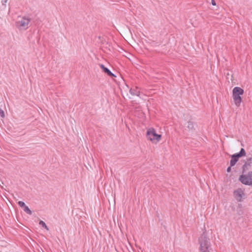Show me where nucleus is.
Returning <instances> with one entry per match:
<instances>
[{"mask_svg":"<svg viewBox=\"0 0 252 252\" xmlns=\"http://www.w3.org/2000/svg\"><path fill=\"white\" fill-rule=\"evenodd\" d=\"M19 206L21 207H24L25 206H26L25 204V203L23 201H20L18 203Z\"/></svg>","mask_w":252,"mask_h":252,"instance_id":"obj_15","label":"nucleus"},{"mask_svg":"<svg viewBox=\"0 0 252 252\" xmlns=\"http://www.w3.org/2000/svg\"><path fill=\"white\" fill-rule=\"evenodd\" d=\"M0 114L1 117H4V111L2 110H0Z\"/></svg>","mask_w":252,"mask_h":252,"instance_id":"obj_17","label":"nucleus"},{"mask_svg":"<svg viewBox=\"0 0 252 252\" xmlns=\"http://www.w3.org/2000/svg\"><path fill=\"white\" fill-rule=\"evenodd\" d=\"M237 157L239 158L246 155V152L244 149L242 148L239 153L236 154Z\"/></svg>","mask_w":252,"mask_h":252,"instance_id":"obj_12","label":"nucleus"},{"mask_svg":"<svg viewBox=\"0 0 252 252\" xmlns=\"http://www.w3.org/2000/svg\"><path fill=\"white\" fill-rule=\"evenodd\" d=\"M200 250L208 249L211 248L210 240L207 237L206 232H203L199 238Z\"/></svg>","mask_w":252,"mask_h":252,"instance_id":"obj_3","label":"nucleus"},{"mask_svg":"<svg viewBox=\"0 0 252 252\" xmlns=\"http://www.w3.org/2000/svg\"><path fill=\"white\" fill-rule=\"evenodd\" d=\"M243 94L244 90L242 88L238 87H235L233 88L232 91V97L237 107L240 106L242 101V98L240 95H242Z\"/></svg>","mask_w":252,"mask_h":252,"instance_id":"obj_1","label":"nucleus"},{"mask_svg":"<svg viewBox=\"0 0 252 252\" xmlns=\"http://www.w3.org/2000/svg\"><path fill=\"white\" fill-rule=\"evenodd\" d=\"M24 211L29 215H32V212L27 206L24 207Z\"/></svg>","mask_w":252,"mask_h":252,"instance_id":"obj_13","label":"nucleus"},{"mask_svg":"<svg viewBox=\"0 0 252 252\" xmlns=\"http://www.w3.org/2000/svg\"><path fill=\"white\" fill-rule=\"evenodd\" d=\"M147 137L148 139L153 143H157L160 141L161 135L157 134L156 130L154 128H151L147 130Z\"/></svg>","mask_w":252,"mask_h":252,"instance_id":"obj_2","label":"nucleus"},{"mask_svg":"<svg viewBox=\"0 0 252 252\" xmlns=\"http://www.w3.org/2000/svg\"><path fill=\"white\" fill-rule=\"evenodd\" d=\"M231 166H230L228 167L227 168V172H230V171H231Z\"/></svg>","mask_w":252,"mask_h":252,"instance_id":"obj_19","label":"nucleus"},{"mask_svg":"<svg viewBox=\"0 0 252 252\" xmlns=\"http://www.w3.org/2000/svg\"><path fill=\"white\" fill-rule=\"evenodd\" d=\"M99 66L101 67V68L103 70V71L107 75H108L110 76H114L113 73H112L108 68L105 67V66L103 64H101L99 65Z\"/></svg>","mask_w":252,"mask_h":252,"instance_id":"obj_8","label":"nucleus"},{"mask_svg":"<svg viewBox=\"0 0 252 252\" xmlns=\"http://www.w3.org/2000/svg\"><path fill=\"white\" fill-rule=\"evenodd\" d=\"M39 224L41 225L43 227L45 228L46 229H47V230H49V228L48 227V226H47V225L46 224V223H45V222H44L43 220H40L39 221Z\"/></svg>","mask_w":252,"mask_h":252,"instance_id":"obj_14","label":"nucleus"},{"mask_svg":"<svg viewBox=\"0 0 252 252\" xmlns=\"http://www.w3.org/2000/svg\"><path fill=\"white\" fill-rule=\"evenodd\" d=\"M129 93L132 95L136 96H139L140 94V91L138 90L137 88H136V89H130L129 90Z\"/></svg>","mask_w":252,"mask_h":252,"instance_id":"obj_10","label":"nucleus"},{"mask_svg":"<svg viewBox=\"0 0 252 252\" xmlns=\"http://www.w3.org/2000/svg\"><path fill=\"white\" fill-rule=\"evenodd\" d=\"M233 196L238 202H241L245 197L244 190L242 189H238L233 191Z\"/></svg>","mask_w":252,"mask_h":252,"instance_id":"obj_5","label":"nucleus"},{"mask_svg":"<svg viewBox=\"0 0 252 252\" xmlns=\"http://www.w3.org/2000/svg\"><path fill=\"white\" fill-rule=\"evenodd\" d=\"M211 3H212V5H216V3L214 0H212Z\"/></svg>","mask_w":252,"mask_h":252,"instance_id":"obj_18","label":"nucleus"},{"mask_svg":"<svg viewBox=\"0 0 252 252\" xmlns=\"http://www.w3.org/2000/svg\"><path fill=\"white\" fill-rule=\"evenodd\" d=\"M239 180L242 184L252 186V171L249 172L248 174L241 175Z\"/></svg>","mask_w":252,"mask_h":252,"instance_id":"obj_4","label":"nucleus"},{"mask_svg":"<svg viewBox=\"0 0 252 252\" xmlns=\"http://www.w3.org/2000/svg\"><path fill=\"white\" fill-rule=\"evenodd\" d=\"M252 166V156L248 158L247 159V161H246L245 164L243 165V168L244 169L246 168L247 169H249V167Z\"/></svg>","mask_w":252,"mask_h":252,"instance_id":"obj_7","label":"nucleus"},{"mask_svg":"<svg viewBox=\"0 0 252 252\" xmlns=\"http://www.w3.org/2000/svg\"><path fill=\"white\" fill-rule=\"evenodd\" d=\"M211 249L200 250L201 252H211Z\"/></svg>","mask_w":252,"mask_h":252,"instance_id":"obj_16","label":"nucleus"},{"mask_svg":"<svg viewBox=\"0 0 252 252\" xmlns=\"http://www.w3.org/2000/svg\"><path fill=\"white\" fill-rule=\"evenodd\" d=\"M239 158L237 157L236 154H234L231 156L230 164L231 166H234L238 161Z\"/></svg>","mask_w":252,"mask_h":252,"instance_id":"obj_9","label":"nucleus"},{"mask_svg":"<svg viewBox=\"0 0 252 252\" xmlns=\"http://www.w3.org/2000/svg\"><path fill=\"white\" fill-rule=\"evenodd\" d=\"M186 127L188 128L189 131L192 132L194 129V124L191 122H188Z\"/></svg>","mask_w":252,"mask_h":252,"instance_id":"obj_11","label":"nucleus"},{"mask_svg":"<svg viewBox=\"0 0 252 252\" xmlns=\"http://www.w3.org/2000/svg\"><path fill=\"white\" fill-rule=\"evenodd\" d=\"M30 22V19L22 17L17 22V26L21 29H27Z\"/></svg>","mask_w":252,"mask_h":252,"instance_id":"obj_6","label":"nucleus"}]
</instances>
